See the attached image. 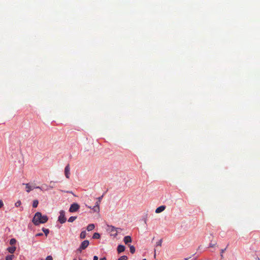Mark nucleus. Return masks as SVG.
Listing matches in <instances>:
<instances>
[{
  "instance_id": "nucleus-15",
  "label": "nucleus",
  "mask_w": 260,
  "mask_h": 260,
  "mask_svg": "<svg viewBox=\"0 0 260 260\" xmlns=\"http://www.w3.org/2000/svg\"><path fill=\"white\" fill-rule=\"evenodd\" d=\"M38 204H39V202L37 200H34L33 203H32V207L34 208L37 207Z\"/></svg>"
},
{
  "instance_id": "nucleus-2",
  "label": "nucleus",
  "mask_w": 260,
  "mask_h": 260,
  "mask_svg": "<svg viewBox=\"0 0 260 260\" xmlns=\"http://www.w3.org/2000/svg\"><path fill=\"white\" fill-rule=\"evenodd\" d=\"M23 185H25L26 187V191L27 192H29L31 190H33L34 188H39L42 190H43V189L39 186H37L35 184H29V183H23Z\"/></svg>"
},
{
  "instance_id": "nucleus-39",
  "label": "nucleus",
  "mask_w": 260,
  "mask_h": 260,
  "mask_svg": "<svg viewBox=\"0 0 260 260\" xmlns=\"http://www.w3.org/2000/svg\"><path fill=\"white\" fill-rule=\"evenodd\" d=\"M74 260H76V259H74Z\"/></svg>"
},
{
  "instance_id": "nucleus-36",
  "label": "nucleus",
  "mask_w": 260,
  "mask_h": 260,
  "mask_svg": "<svg viewBox=\"0 0 260 260\" xmlns=\"http://www.w3.org/2000/svg\"><path fill=\"white\" fill-rule=\"evenodd\" d=\"M87 207H88V208H90V209H91V206H87Z\"/></svg>"
},
{
  "instance_id": "nucleus-4",
  "label": "nucleus",
  "mask_w": 260,
  "mask_h": 260,
  "mask_svg": "<svg viewBox=\"0 0 260 260\" xmlns=\"http://www.w3.org/2000/svg\"><path fill=\"white\" fill-rule=\"evenodd\" d=\"M89 244V242L88 240H84V241H83L81 243L80 247L77 249V251L80 252H81V251L83 250H84L85 249H86L88 246Z\"/></svg>"
},
{
  "instance_id": "nucleus-37",
  "label": "nucleus",
  "mask_w": 260,
  "mask_h": 260,
  "mask_svg": "<svg viewBox=\"0 0 260 260\" xmlns=\"http://www.w3.org/2000/svg\"><path fill=\"white\" fill-rule=\"evenodd\" d=\"M155 255H156V254H155V252L154 256L155 257Z\"/></svg>"
},
{
  "instance_id": "nucleus-40",
  "label": "nucleus",
  "mask_w": 260,
  "mask_h": 260,
  "mask_svg": "<svg viewBox=\"0 0 260 260\" xmlns=\"http://www.w3.org/2000/svg\"><path fill=\"white\" fill-rule=\"evenodd\" d=\"M42 260H43V259H42Z\"/></svg>"
},
{
  "instance_id": "nucleus-13",
  "label": "nucleus",
  "mask_w": 260,
  "mask_h": 260,
  "mask_svg": "<svg viewBox=\"0 0 260 260\" xmlns=\"http://www.w3.org/2000/svg\"><path fill=\"white\" fill-rule=\"evenodd\" d=\"M94 227H95L94 224L91 223V224H89L88 225L86 229L88 231H91L94 229Z\"/></svg>"
},
{
  "instance_id": "nucleus-10",
  "label": "nucleus",
  "mask_w": 260,
  "mask_h": 260,
  "mask_svg": "<svg viewBox=\"0 0 260 260\" xmlns=\"http://www.w3.org/2000/svg\"><path fill=\"white\" fill-rule=\"evenodd\" d=\"M125 250V247L124 246L122 245H119L117 247V251L118 252L121 253L122 252H123Z\"/></svg>"
},
{
  "instance_id": "nucleus-19",
  "label": "nucleus",
  "mask_w": 260,
  "mask_h": 260,
  "mask_svg": "<svg viewBox=\"0 0 260 260\" xmlns=\"http://www.w3.org/2000/svg\"><path fill=\"white\" fill-rule=\"evenodd\" d=\"M42 231L45 233V236H47L48 234L49 233V230L48 229H47L43 228L42 229Z\"/></svg>"
},
{
  "instance_id": "nucleus-24",
  "label": "nucleus",
  "mask_w": 260,
  "mask_h": 260,
  "mask_svg": "<svg viewBox=\"0 0 260 260\" xmlns=\"http://www.w3.org/2000/svg\"><path fill=\"white\" fill-rule=\"evenodd\" d=\"M103 197V195H102L101 197L98 198V201L96 203H99L98 206H100V204L101 203V200H102Z\"/></svg>"
},
{
  "instance_id": "nucleus-7",
  "label": "nucleus",
  "mask_w": 260,
  "mask_h": 260,
  "mask_svg": "<svg viewBox=\"0 0 260 260\" xmlns=\"http://www.w3.org/2000/svg\"><path fill=\"white\" fill-rule=\"evenodd\" d=\"M64 175L67 178H70V168L69 164H68L64 168Z\"/></svg>"
},
{
  "instance_id": "nucleus-3",
  "label": "nucleus",
  "mask_w": 260,
  "mask_h": 260,
  "mask_svg": "<svg viewBox=\"0 0 260 260\" xmlns=\"http://www.w3.org/2000/svg\"><path fill=\"white\" fill-rule=\"evenodd\" d=\"M116 229L113 225H107V231L110 233L111 236L116 237L117 236Z\"/></svg>"
},
{
  "instance_id": "nucleus-30",
  "label": "nucleus",
  "mask_w": 260,
  "mask_h": 260,
  "mask_svg": "<svg viewBox=\"0 0 260 260\" xmlns=\"http://www.w3.org/2000/svg\"><path fill=\"white\" fill-rule=\"evenodd\" d=\"M43 236V234L40 233H38L36 235V237H38V236Z\"/></svg>"
},
{
  "instance_id": "nucleus-11",
  "label": "nucleus",
  "mask_w": 260,
  "mask_h": 260,
  "mask_svg": "<svg viewBox=\"0 0 260 260\" xmlns=\"http://www.w3.org/2000/svg\"><path fill=\"white\" fill-rule=\"evenodd\" d=\"M99 203H95V206L92 208L95 212H99L100 211V206H98Z\"/></svg>"
},
{
  "instance_id": "nucleus-23",
  "label": "nucleus",
  "mask_w": 260,
  "mask_h": 260,
  "mask_svg": "<svg viewBox=\"0 0 260 260\" xmlns=\"http://www.w3.org/2000/svg\"><path fill=\"white\" fill-rule=\"evenodd\" d=\"M162 239H160L159 240V241H158L156 244V246H159V247H161V243H162Z\"/></svg>"
},
{
  "instance_id": "nucleus-5",
  "label": "nucleus",
  "mask_w": 260,
  "mask_h": 260,
  "mask_svg": "<svg viewBox=\"0 0 260 260\" xmlns=\"http://www.w3.org/2000/svg\"><path fill=\"white\" fill-rule=\"evenodd\" d=\"M58 220L61 224L66 221L67 218L65 216V212L63 210L60 211Z\"/></svg>"
},
{
  "instance_id": "nucleus-18",
  "label": "nucleus",
  "mask_w": 260,
  "mask_h": 260,
  "mask_svg": "<svg viewBox=\"0 0 260 260\" xmlns=\"http://www.w3.org/2000/svg\"><path fill=\"white\" fill-rule=\"evenodd\" d=\"M129 250L132 253H134L135 252V247L133 245H129Z\"/></svg>"
},
{
  "instance_id": "nucleus-20",
  "label": "nucleus",
  "mask_w": 260,
  "mask_h": 260,
  "mask_svg": "<svg viewBox=\"0 0 260 260\" xmlns=\"http://www.w3.org/2000/svg\"><path fill=\"white\" fill-rule=\"evenodd\" d=\"M14 255L13 254L7 255L6 257V260H12Z\"/></svg>"
},
{
  "instance_id": "nucleus-26",
  "label": "nucleus",
  "mask_w": 260,
  "mask_h": 260,
  "mask_svg": "<svg viewBox=\"0 0 260 260\" xmlns=\"http://www.w3.org/2000/svg\"><path fill=\"white\" fill-rule=\"evenodd\" d=\"M46 260H53V258L52 256L49 255L47 256V257L46 258Z\"/></svg>"
},
{
  "instance_id": "nucleus-31",
  "label": "nucleus",
  "mask_w": 260,
  "mask_h": 260,
  "mask_svg": "<svg viewBox=\"0 0 260 260\" xmlns=\"http://www.w3.org/2000/svg\"><path fill=\"white\" fill-rule=\"evenodd\" d=\"M62 192H68V193H72L73 194V192L72 191H63V190H60Z\"/></svg>"
},
{
  "instance_id": "nucleus-14",
  "label": "nucleus",
  "mask_w": 260,
  "mask_h": 260,
  "mask_svg": "<svg viewBox=\"0 0 260 260\" xmlns=\"http://www.w3.org/2000/svg\"><path fill=\"white\" fill-rule=\"evenodd\" d=\"M86 231H84L81 233L80 237L81 239H84L86 237Z\"/></svg>"
},
{
  "instance_id": "nucleus-17",
  "label": "nucleus",
  "mask_w": 260,
  "mask_h": 260,
  "mask_svg": "<svg viewBox=\"0 0 260 260\" xmlns=\"http://www.w3.org/2000/svg\"><path fill=\"white\" fill-rule=\"evenodd\" d=\"M77 218V217L76 216H71L70 217L69 219H68V221L70 222H73L74 220H75Z\"/></svg>"
},
{
  "instance_id": "nucleus-34",
  "label": "nucleus",
  "mask_w": 260,
  "mask_h": 260,
  "mask_svg": "<svg viewBox=\"0 0 260 260\" xmlns=\"http://www.w3.org/2000/svg\"><path fill=\"white\" fill-rule=\"evenodd\" d=\"M93 260H98V257L97 256H94Z\"/></svg>"
},
{
  "instance_id": "nucleus-1",
  "label": "nucleus",
  "mask_w": 260,
  "mask_h": 260,
  "mask_svg": "<svg viewBox=\"0 0 260 260\" xmlns=\"http://www.w3.org/2000/svg\"><path fill=\"white\" fill-rule=\"evenodd\" d=\"M48 220V218L46 215H42L41 212H37L32 220V222L35 225H38L41 223H46Z\"/></svg>"
},
{
  "instance_id": "nucleus-9",
  "label": "nucleus",
  "mask_w": 260,
  "mask_h": 260,
  "mask_svg": "<svg viewBox=\"0 0 260 260\" xmlns=\"http://www.w3.org/2000/svg\"><path fill=\"white\" fill-rule=\"evenodd\" d=\"M123 241L125 244H128L129 243L132 242V240L129 236H126L124 237L123 239Z\"/></svg>"
},
{
  "instance_id": "nucleus-8",
  "label": "nucleus",
  "mask_w": 260,
  "mask_h": 260,
  "mask_svg": "<svg viewBox=\"0 0 260 260\" xmlns=\"http://www.w3.org/2000/svg\"><path fill=\"white\" fill-rule=\"evenodd\" d=\"M166 208V206H164V205L160 206L156 209L155 212L156 213H160L162 212V211H164L165 210Z\"/></svg>"
},
{
  "instance_id": "nucleus-35",
  "label": "nucleus",
  "mask_w": 260,
  "mask_h": 260,
  "mask_svg": "<svg viewBox=\"0 0 260 260\" xmlns=\"http://www.w3.org/2000/svg\"><path fill=\"white\" fill-rule=\"evenodd\" d=\"M100 260H107L106 257L101 258Z\"/></svg>"
},
{
  "instance_id": "nucleus-32",
  "label": "nucleus",
  "mask_w": 260,
  "mask_h": 260,
  "mask_svg": "<svg viewBox=\"0 0 260 260\" xmlns=\"http://www.w3.org/2000/svg\"><path fill=\"white\" fill-rule=\"evenodd\" d=\"M216 244V243H214V244L210 243V245H209V246H210V247H214V246H215Z\"/></svg>"
},
{
  "instance_id": "nucleus-21",
  "label": "nucleus",
  "mask_w": 260,
  "mask_h": 260,
  "mask_svg": "<svg viewBox=\"0 0 260 260\" xmlns=\"http://www.w3.org/2000/svg\"><path fill=\"white\" fill-rule=\"evenodd\" d=\"M16 240L14 238L11 239L10 241V244L12 245L15 244L16 243Z\"/></svg>"
},
{
  "instance_id": "nucleus-29",
  "label": "nucleus",
  "mask_w": 260,
  "mask_h": 260,
  "mask_svg": "<svg viewBox=\"0 0 260 260\" xmlns=\"http://www.w3.org/2000/svg\"><path fill=\"white\" fill-rule=\"evenodd\" d=\"M4 204L2 200H0V209L3 206Z\"/></svg>"
},
{
  "instance_id": "nucleus-38",
  "label": "nucleus",
  "mask_w": 260,
  "mask_h": 260,
  "mask_svg": "<svg viewBox=\"0 0 260 260\" xmlns=\"http://www.w3.org/2000/svg\"><path fill=\"white\" fill-rule=\"evenodd\" d=\"M143 260H146V259H143Z\"/></svg>"
},
{
  "instance_id": "nucleus-33",
  "label": "nucleus",
  "mask_w": 260,
  "mask_h": 260,
  "mask_svg": "<svg viewBox=\"0 0 260 260\" xmlns=\"http://www.w3.org/2000/svg\"><path fill=\"white\" fill-rule=\"evenodd\" d=\"M46 188L45 189V190H47L48 189V188H53V186H49V187H48L46 185Z\"/></svg>"
},
{
  "instance_id": "nucleus-6",
  "label": "nucleus",
  "mask_w": 260,
  "mask_h": 260,
  "mask_svg": "<svg viewBox=\"0 0 260 260\" xmlns=\"http://www.w3.org/2000/svg\"><path fill=\"white\" fill-rule=\"evenodd\" d=\"M80 208V206L76 203L72 204L69 209L70 212H74L77 211Z\"/></svg>"
},
{
  "instance_id": "nucleus-22",
  "label": "nucleus",
  "mask_w": 260,
  "mask_h": 260,
  "mask_svg": "<svg viewBox=\"0 0 260 260\" xmlns=\"http://www.w3.org/2000/svg\"><path fill=\"white\" fill-rule=\"evenodd\" d=\"M127 257L125 255L121 256L118 259V260H127Z\"/></svg>"
},
{
  "instance_id": "nucleus-16",
  "label": "nucleus",
  "mask_w": 260,
  "mask_h": 260,
  "mask_svg": "<svg viewBox=\"0 0 260 260\" xmlns=\"http://www.w3.org/2000/svg\"><path fill=\"white\" fill-rule=\"evenodd\" d=\"M92 238L93 239H98L100 238V234L98 233H94V234L93 235V237Z\"/></svg>"
},
{
  "instance_id": "nucleus-25",
  "label": "nucleus",
  "mask_w": 260,
  "mask_h": 260,
  "mask_svg": "<svg viewBox=\"0 0 260 260\" xmlns=\"http://www.w3.org/2000/svg\"><path fill=\"white\" fill-rule=\"evenodd\" d=\"M21 202L20 201H18L16 203H15V206L16 207H19L21 205Z\"/></svg>"
},
{
  "instance_id": "nucleus-28",
  "label": "nucleus",
  "mask_w": 260,
  "mask_h": 260,
  "mask_svg": "<svg viewBox=\"0 0 260 260\" xmlns=\"http://www.w3.org/2000/svg\"><path fill=\"white\" fill-rule=\"evenodd\" d=\"M116 232H117V234H118V233L120 232L121 231H122V229H121V228H116Z\"/></svg>"
},
{
  "instance_id": "nucleus-27",
  "label": "nucleus",
  "mask_w": 260,
  "mask_h": 260,
  "mask_svg": "<svg viewBox=\"0 0 260 260\" xmlns=\"http://www.w3.org/2000/svg\"><path fill=\"white\" fill-rule=\"evenodd\" d=\"M226 250V248L225 249H222L221 250V251H220V253H221V256L222 257L223 256V253L224 252V251H225Z\"/></svg>"
},
{
  "instance_id": "nucleus-12",
  "label": "nucleus",
  "mask_w": 260,
  "mask_h": 260,
  "mask_svg": "<svg viewBox=\"0 0 260 260\" xmlns=\"http://www.w3.org/2000/svg\"><path fill=\"white\" fill-rule=\"evenodd\" d=\"M16 247L15 246H11V247H9L8 248H7V250L11 253H13L15 250H16Z\"/></svg>"
}]
</instances>
